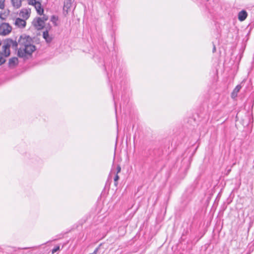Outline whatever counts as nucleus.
I'll return each instance as SVG.
<instances>
[{
    "label": "nucleus",
    "mask_w": 254,
    "mask_h": 254,
    "mask_svg": "<svg viewBox=\"0 0 254 254\" xmlns=\"http://www.w3.org/2000/svg\"><path fill=\"white\" fill-rule=\"evenodd\" d=\"M248 16V13L247 11L245 10H242L240 11L238 13V19L240 21H243L245 20Z\"/></svg>",
    "instance_id": "9"
},
{
    "label": "nucleus",
    "mask_w": 254,
    "mask_h": 254,
    "mask_svg": "<svg viewBox=\"0 0 254 254\" xmlns=\"http://www.w3.org/2000/svg\"><path fill=\"white\" fill-rule=\"evenodd\" d=\"M12 5L16 8H18L21 6V0H11Z\"/></svg>",
    "instance_id": "13"
},
{
    "label": "nucleus",
    "mask_w": 254,
    "mask_h": 254,
    "mask_svg": "<svg viewBox=\"0 0 254 254\" xmlns=\"http://www.w3.org/2000/svg\"><path fill=\"white\" fill-rule=\"evenodd\" d=\"M121 167L119 165H118V166L117 167L116 174H118V173H119L121 172Z\"/></svg>",
    "instance_id": "21"
},
{
    "label": "nucleus",
    "mask_w": 254,
    "mask_h": 254,
    "mask_svg": "<svg viewBox=\"0 0 254 254\" xmlns=\"http://www.w3.org/2000/svg\"><path fill=\"white\" fill-rule=\"evenodd\" d=\"M18 41L17 42L16 40H13L10 38L6 39L3 41L1 54L3 55L4 57L9 56L10 54V48L11 47L12 49L14 50L15 51H18Z\"/></svg>",
    "instance_id": "1"
},
{
    "label": "nucleus",
    "mask_w": 254,
    "mask_h": 254,
    "mask_svg": "<svg viewBox=\"0 0 254 254\" xmlns=\"http://www.w3.org/2000/svg\"><path fill=\"white\" fill-rule=\"evenodd\" d=\"M18 64V60L16 57H12L9 60L8 66L9 67L15 66Z\"/></svg>",
    "instance_id": "11"
},
{
    "label": "nucleus",
    "mask_w": 254,
    "mask_h": 254,
    "mask_svg": "<svg viewBox=\"0 0 254 254\" xmlns=\"http://www.w3.org/2000/svg\"><path fill=\"white\" fill-rule=\"evenodd\" d=\"M32 39L29 36L25 34L21 35L18 39V44L19 48L18 50H22L25 47H27L30 44L32 43Z\"/></svg>",
    "instance_id": "3"
},
{
    "label": "nucleus",
    "mask_w": 254,
    "mask_h": 254,
    "mask_svg": "<svg viewBox=\"0 0 254 254\" xmlns=\"http://www.w3.org/2000/svg\"><path fill=\"white\" fill-rule=\"evenodd\" d=\"M6 62V60L2 56L0 55V65H2Z\"/></svg>",
    "instance_id": "18"
},
{
    "label": "nucleus",
    "mask_w": 254,
    "mask_h": 254,
    "mask_svg": "<svg viewBox=\"0 0 254 254\" xmlns=\"http://www.w3.org/2000/svg\"><path fill=\"white\" fill-rule=\"evenodd\" d=\"M238 95V94L237 93H235L234 91H233L232 94H231V97L232 98H236Z\"/></svg>",
    "instance_id": "22"
},
{
    "label": "nucleus",
    "mask_w": 254,
    "mask_h": 254,
    "mask_svg": "<svg viewBox=\"0 0 254 254\" xmlns=\"http://www.w3.org/2000/svg\"><path fill=\"white\" fill-rule=\"evenodd\" d=\"M4 0H0V9H3L4 8Z\"/></svg>",
    "instance_id": "19"
},
{
    "label": "nucleus",
    "mask_w": 254,
    "mask_h": 254,
    "mask_svg": "<svg viewBox=\"0 0 254 254\" xmlns=\"http://www.w3.org/2000/svg\"><path fill=\"white\" fill-rule=\"evenodd\" d=\"M33 25L38 30L42 29L44 27L43 20L41 17H37L33 21Z\"/></svg>",
    "instance_id": "6"
},
{
    "label": "nucleus",
    "mask_w": 254,
    "mask_h": 254,
    "mask_svg": "<svg viewBox=\"0 0 254 254\" xmlns=\"http://www.w3.org/2000/svg\"><path fill=\"white\" fill-rule=\"evenodd\" d=\"M100 246H99L98 247L96 248L92 254H97V253L99 249Z\"/></svg>",
    "instance_id": "23"
},
{
    "label": "nucleus",
    "mask_w": 254,
    "mask_h": 254,
    "mask_svg": "<svg viewBox=\"0 0 254 254\" xmlns=\"http://www.w3.org/2000/svg\"><path fill=\"white\" fill-rule=\"evenodd\" d=\"M19 15L20 16L27 19L30 16V13H29L28 10L26 9H23L20 11Z\"/></svg>",
    "instance_id": "12"
},
{
    "label": "nucleus",
    "mask_w": 254,
    "mask_h": 254,
    "mask_svg": "<svg viewBox=\"0 0 254 254\" xmlns=\"http://www.w3.org/2000/svg\"><path fill=\"white\" fill-rule=\"evenodd\" d=\"M72 6V0H64V5L63 7L64 12H66L67 14L68 11H70Z\"/></svg>",
    "instance_id": "7"
},
{
    "label": "nucleus",
    "mask_w": 254,
    "mask_h": 254,
    "mask_svg": "<svg viewBox=\"0 0 254 254\" xmlns=\"http://www.w3.org/2000/svg\"><path fill=\"white\" fill-rule=\"evenodd\" d=\"M119 176H118V174H116L115 177H114V185L115 186H118V180H119Z\"/></svg>",
    "instance_id": "14"
},
{
    "label": "nucleus",
    "mask_w": 254,
    "mask_h": 254,
    "mask_svg": "<svg viewBox=\"0 0 254 254\" xmlns=\"http://www.w3.org/2000/svg\"><path fill=\"white\" fill-rule=\"evenodd\" d=\"M36 1H39L40 3L41 4L42 0H36Z\"/></svg>",
    "instance_id": "25"
},
{
    "label": "nucleus",
    "mask_w": 254,
    "mask_h": 254,
    "mask_svg": "<svg viewBox=\"0 0 254 254\" xmlns=\"http://www.w3.org/2000/svg\"><path fill=\"white\" fill-rule=\"evenodd\" d=\"M12 27L7 23H2L0 25V35L6 36L11 31Z\"/></svg>",
    "instance_id": "5"
},
{
    "label": "nucleus",
    "mask_w": 254,
    "mask_h": 254,
    "mask_svg": "<svg viewBox=\"0 0 254 254\" xmlns=\"http://www.w3.org/2000/svg\"><path fill=\"white\" fill-rule=\"evenodd\" d=\"M29 5H31L34 6L37 13L39 15H42L44 13V8L42 6V4L39 1L36 0H27Z\"/></svg>",
    "instance_id": "4"
},
{
    "label": "nucleus",
    "mask_w": 254,
    "mask_h": 254,
    "mask_svg": "<svg viewBox=\"0 0 254 254\" xmlns=\"http://www.w3.org/2000/svg\"><path fill=\"white\" fill-rule=\"evenodd\" d=\"M1 41H0V46L1 45Z\"/></svg>",
    "instance_id": "26"
},
{
    "label": "nucleus",
    "mask_w": 254,
    "mask_h": 254,
    "mask_svg": "<svg viewBox=\"0 0 254 254\" xmlns=\"http://www.w3.org/2000/svg\"><path fill=\"white\" fill-rule=\"evenodd\" d=\"M15 25L19 28H24L26 26V22L25 20L17 18L15 21Z\"/></svg>",
    "instance_id": "8"
},
{
    "label": "nucleus",
    "mask_w": 254,
    "mask_h": 254,
    "mask_svg": "<svg viewBox=\"0 0 254 254\" xmlns=\"http://www.w3.org/2000/svg\"><path fill=\"white\" fill-rule=\"evenodd\" d=\"M0 55H3L1 54V53L0 52Z\"/></svg>",
    "instance_id": "27"
},
{
    "label": "nucleus",
    "mask_w": 254,
    "mask_h": 254,
    "mask_svg": "<svg viewBox=\"0 0 254 254\" xmlns=\"http://www.w3.org/2000/svg\"><path fill=\"white\" fill-rule=\"evenodd\" d=\"M207 1H208L209 0H206Z\"/></svg>",
    "instance_id": "28"
},
{
    "label": "nucleus",
    "mask_w": 254,
    "mask_h": 254,
    "mask_svg": "<svg viewBox=\"0 0 254 254\" xmlns=\"http://www.w3.org/2000/svg\"><path fill=\"white\" fill-rule=\"evenodd\" d=\"M60 250V248L59 246H57L55 247L52 250V254H54L55 253L57 252V251H59Z\"/></svg>",
    "instance_id": "17"
},
{
    "label": "nucleus",
    "mask_w": 254,
    "mask_h": 254,
    "mask_svg": "<svg viewBox=\"0 0 254 254\" xmlns=\"http://www.w3.org/2000/svg\"><path fill=\"white\" fill-rule=\"evenodd\" d=\"M213 50H212V52L215 53L216 52V47H215V45L214 44V43H213Z\"/></svg>",
    "instance_id": "24"
},
{
    "label": "nucleus",
    "mask_w": 254,
    "mask_h": 254,
    "mask_svg": "<svg viewBox=\"0 0 254 254\" xmlns=\"http://www.w3.org/2000/svg\"><path fill=\"white\" fill-rule=\"evenodd\" d=\"M35 50V46L31 43L22 49V51L21 50H18L17 56L19 58H25L27 56H31Z\"/></svg>",
    "instance_id": "2"
},
{
    "label": "nucleus",
    "mask_w": 254,
    "mask_h": 254,
    "mask_svg": "<svg viewBox=\"0 0 254 254\" xmlns=\"http://www.w3.org/2000/svg\"><path fill=\"white\" fill-rule=\"evenodd\" d=\"M58 20V18L55 15H53L51 17V21L55 23V25H57L56 21Z\"/></svg>",
    "instance_id": "16"
},
{
    "label": "nucleus",
    "mask_w": 254,
    "mask_h": 254,
    "mask_svg": "<svg viewBox=\"0 0 254 254\" xmlns=\"http://www.w3.org/2000/svg\"><path fill=\"white\" fill-rule=\"evenodd\" d=\"M43 20V23L45 24V21L48 20V16L45 15H43V16L41 18Z\"/></svg>",
    "instance_id": "20"
},
{
    "label": "nucleus",
    "mask_w": 254,
    "mask_h": 254,
    "mask_svg": "<svg viewBox=\"0 0 254 254\" xmlns=\"http://www.w3.org/2000/svg\"><path fill=\"white\" fill-rule=\"evenodd\" d=\"M43 37L45 39L46 42L48 43H51L53 39L52 36L49 35L48 30L43 32Z\"/></svg>",
    "instance_id": "10"
},
{
    "label": "nucleus",
    "mask_w": 254,
    "mask_h": 254,
    "mask_svg": "<svg viewBox=\"0 0 254 254\" xmlns=\"http://www.w3.org/2000/svg\"><path fill=\"white\" fill-rule=\"evenodd\" d=\"M242 86L241 85H238L236 86V87L233 90V91H234L235 93H237V94L240 91V89H241Z\"/></svg>",
    "instance_id": "15"
}]
</instances>
